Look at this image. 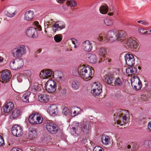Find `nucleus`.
<instances>
[{
	"mask_svg": "<svg viewBox=\"0 0 151 151\" xmlns=\"http://www.w3.org/2000/svg\"><path fill=\"white\" fill-rule=\"evenodd\" d=\"M91 128V125L89 122L83 121L80 125L79 123L73 122L71 126L69 127L70 132L73 136H78L82 131L85 133L89 132Z\"/></svg>",
	"mask_w": 151,
	"mask_h": 151,
	"instance_id": "1",
	"label": "nucleus"
},
{
	"mask_svg": "<svg viewBox=\"0 0 151 151\" xmlns=\"http://www.w3.org/2000/svg\"><path fill=\"white\" fill-rule=\"evenodd\" d=\"M126 35L125 32L122 31L114 32L113 30H110L107 33V39L110 42H113L117 40L120 42H122L124 41Z\"/></svg>",
	"mask_w": 151,
	"mask_h": 151,
	"instance_id": "2",
	"label": "nucleus"
},
{
	"mask_svg": "<svg viewBox=\"0 0 151 151\" xmlns=\"http://www.w3.org/2000/svg\"><path fill=\"white\" fill-rule=\"evenodd\" d=\"M116 113V122L118 124L123 125L126 124L127 119L129 116L128 112L126 110L118 109Z\"/></svg>",
	"mask_w": 151,
	"mask_h": 151,
	"instance_id": "3",
	"label": "nucleus"
},
{
	"mask_svg": "<svg viewBox=\"0 0 151 151\" xmlns=\"http://www.w3.org/2000/svg\"><path fill=\"white\" fill-rule=\"evenodd\" d=\"M79 75L84 80H91L92 78V72L89 66L82 65L79 66Z\"/></svg>",
	"mask_w": 151,
	"mask_h": 151,
	"instance_id": "4",
	"label": "nucleus"
},
{
	"mask_svg": "<svg viewBox=\"0 0 151 151\" xmlns=\"http://www.w3.org/2000/svg\"><path fill=\"white\" fill-rule=\"evenodd\" d=\"M27 52L25 46L23 45H20L13 48L11 50L12 56L14 58L21 57Z\"/></svg>",
	"mask_w": 151,
	"mask_h": 151,
	"instance_id": "5",
	"label": "nucleus"
},
{
	"mask_svg": "<svg viewBox=\"0 0 151 151\" xmlns=\"http://www.w3.org/2000/svg\"><path fill=\"white\" fill-rule=\"evenodd\" d=\"M24 65V62L22 59L16 58L13 60L10 63L11 68L13 70L20 68Z\"/></svg>",
	"mask_w": 151,
	"mask_h": 151,
	"instance_id": "6",
	"label": "nucleus"
},
{
	"mask_svg": "<svg viewBox=\"0 0 151 151\" xmlns=\"http://www.w3.org/2000/svg\"><path fill=\"white\" fill-rule=\"evenodd\" d=\"M45 87L46 91L48 92H54L57 89L56 83L54 80H49L45 83Z\"/></svg>",
	"mask_w": 151,
	"mask_h": 151,
	"instance_id": "7",
	"label": "nucleus"
},
{
	"mask_svg": "<svg viewBox=\"0 0 151 151\" xmlns=\"http://www.w3.org/2000/svg\"><path fill=\"white\" fill-rule=\"evenodd\" d=\"M131 85L133 88L136 90H140L142 87V83L137 76L132 77L131 79Z\"/></svg>",
	"mask_w": 151,
	"mask_h": 151,
	"instance_id": "8",
	"label": "nucleus"
},
{
	"mask_svg": "<svg viewBox=\"0 0 151 151\" xmlns=\"http://www.w3.org/2000/svg\"><path fill=\"white\" fill-rule=\"evenodd\" d=\"M46 129L47 131L52 134H56L58 130L57 125L52 122H47L46 124Z\"/></svg>",
	"mask_w": 151,
	"mask_h": 151,
	"instance_id": "9",
	"label": "nucleus"
},
{
	"mask_svg": "<svg viewBox=\"0 0 151 151\" xmlns=\"http://www.w3.org/2000/svg\"><path fill=\"white\" fill-rule=\"evenodd\" d=\"M12 132L14 136L17 137L20 136L23 133L21 127L17 125H15L12 127Z\"/></svg>",
	"mask_w": 151,
	"mask_h": 151,
	"instance_id": "10",
	"label": "nucleus"
},
{
	"mask_svg": "<svg viewBox=\"0 0 151 151\" xmlns=\"http://www.w3.org/2000/svg\"><path fill=\"white\" fill-rule=\"evenodd\" d=\"M26 35L28 37L35 38L37 36V32L35 28L30 27L26 31Z\"/></svg>",
	"mask_w": 151,
	"mask_h": 151,
	"instance_id": "11",
	"label": "nucleus"
},
{
	"mask_svg": "<svg viewBox=\"0 0 151 151\" xmlns=\"http://www.w3.org/2000/svg\"><path fill=\"white\" fill-rule=\"evenodd\" d=\"M126 64L129 66H133L135 63V59L132 54H127L124 56Z\"/></svg>",
	"mask_w": 151,
	"mask_h": 151,
	"instance_id": "12",
	"label": "nucleus"
},
{
	"mask_svg": "<svg viewBox=\"0 0 151 151\" xmlns=\"http://www.w3.org/2000/svg\"><path fill=\"white\" fill-rule=\"evenodd\" d=\"M53 72L50 69H46L42 70L40 72V75L44 78H47L53 77Z\"/></svg>",
	"mask_w": 151,
	"mask_h": 151,
	"instance_id": "13",
	"label": "nucleus"
},
{
	"mask_svg": "<svg viewBox=\"0 0 151 151\" xmlns=\"http://www.w3.org/2000/svg\"><path fill=\"white\" fill-rule=\"evenodd\" d=\"M94 85L95 86V88L93 89L91 92L94 96H98L102 91V85L99 83H95Z\"/></svg>",
	"mask_w": 151,
	"mask_h": 151,
	"instance_id": "14",
	"label": "nucleus"
},
{
	"mask_svg": "<svg viewBox=\"0 0 151 151\" xmlns=\"http://www.w3.org/2000/svg\"><path fill=\"white\" fill-rule=\"evenodd\" d=\"M93 47V43L89 40H86L82 44L83 49L85 51L89 52L92 49Z\"/></svg>",
	"mask_w": 151,
	"mask_h": 151,
	"instance_id": "15",
	"label": "nucleus"
},
{
	"mask_svg": "<svg viewBox=\"0 0 151 151\" xmlns=\"http://www.w3.org/2000/svg\"><path fill=\"white\" fill-rule=\"evenodd\" d=\"M53 77L59 82H62L64 79L63 73L60 71H55L53 73Z\"/></svg>",
	"mask_w": 151,
	"mask_h": 151,
	"instance_id": "16",
	"label": "nucleus"
},
{
	"mask_svg": "<svg viewBox=\"0 0 151 151\" xmlns=\"http://www.w3.org/2000/svg\"><path fill=\"white\" fill-rule=\"evenodd\" d=\"M126 44L128 47L131 49L136 48L137 46L136 41L131 38L127 39L126 42Z\"/></svg>",
	"mask_w": 151,
	"mask_h": 151,
	"instance_id": "17",
	"label": "nucleus"
},
{
	"mask_svg": "<svg viewBox=\"0 0 151 151\" xmlns=\"http://www.w3.org/2000/svg\"><path fill=\"white\" fill-rule=\"evenodd\" d=\"M17 12L14 7L10 8L8 10L5 11V15L9 17L12 18L14 17L17 14Z\"/></svg>",
	"mask_w": 151,
	"mask_h": 151,
	"instance_id": "18",
	"label": "nucleus"
},
{
	"mask_svg": "<svg viewBox=\"0 0 151 151\" xmlns=\"http://www.w3.org/2000/svg\"><path fill=\"white\" fill-rule=\"evenodd\" d=\"M9 73L6 70L2 71L1 76V79L4 82H7L9 80Z\"/></svg>",
	"mask_w": 151,
	"mask_h": 151,
	"instance_id": "19",
	"label": "nucleus"
},
{
	"mask_svg": "<svg viewBox=\"0 0 151 151\" xmlns=\"http://www.w3.org/2000/svg\"><path fill=\"white\" fill-rule=\"evenodd\" d=\"M61 23L59 22H56L55 23L53 27L54 31L56 32L60 31L65 27V25L64 24H62L61 25Z\"/></svg>",
	"mask_w": 151,
	"mask_h": 151,
	"instance_id": "20",
	"label": "nucleus"
},
{
	"mask_svg": "<svg viewBox=\"0 0 151 151\" xmlns=\"http://www.w3.org/2000/svg\"><path fill=\"white\" fill-rule=\"evenodd\" d=\"M49 112L50 115L54 116L58 113V108L56 105L52 104L49 107Z\"/></svg>",
	"mask_w": 151,
	"mask_h": 151,
	"instance_id": "21",
	"label": "nucleus"
},
{
	"mask_svg": "<svg viewBox=\"0 0 151 151\" xmlns=\"http://www.w3.org/2000/svg\"><path fill=\"white\" fill-rule=\"evenodd\" d=\"M34 15L33 11L31 10L25 12L24 19L27 21H30L33 19Z\"/></svg>",
	"mask_w": 151,
	"mask_h": 151,
	"instance_id": "22",
	"label": "nucleus"
},
{
	"mask_svg": "<svg viewBox=\"0 0 151 151\" xmlns=\"http://www.w3.org/2000/svg\"><path fill=\"white\" fill-rule=\"evenodd\" d=\"M14 104L11 102L7 103L4 106L3 109L5 113H8L14 108Z\"/></svg>",
	"mask_w": 151,
	"mask_h": 151,
	"instance_id": "23",
	"label": "nucleus"
},
{
	"mask_svg": "<svg viewBox=\"0 0 151 151\" xmlns=\"http://www.w3.org/2000/svg\"><path fill=\"white\" fill-rule=\"evenodd\" d=\"M87 58L88 60L91 63H96L97 61V58L96 55L93 54L89 53L87 54Z\"/></svg>",
	"mask_w": 151,
	"mask_h": 151,
	"instance_id": "24",
	"label": "nucleus"
},
{
	"mask_svg": "<svg viewBox=\"0 0 151 151\" xmlns=\"http://www.w3.org/2000/svg\"><path fill=\"white\" fill-rule=\"evenodd\" d=\"M137 66L136 67L132 66L126 68V72L127 74L129 76L135 74L137 71Z\"/></svg>",
	"mask_w": 151,
	"mask_h": 151,
	"instance_id": "25",
	"label": "nucleus"
},
{
	"mask_svg": "<svg viewBox=\"0 0 151 151\" xmlns=\"http://www.w3.org/2000/svg\"><path fill=\"white\" fill-rule=\"evenodd\" d=\"M104 81L109 84L113 85L114 78L111 75H106L104 76Z\"/></svg>",
	"mask_w": 151,
	"mask_h": 151,
	"instance_id": "26",
	"label": "nucleus"
},
{
	"mask_svg": "<svg viewBox=\"0 0 151 151\" xmlns=\"http://www.w3.org/2000/svg\"><path fill=\"white\" fill-rule=\"evenodd\" d=\"M101 140L104 144L107 145L110 143V139L109 136L106 134H103L101 137Z\"/></svg>",
	"mask_w": 151,
	"mask_h": 151,
	"instance_id": "27",
	"label": "nucleus"
},
{
	"mask_svg": "<svg viewBox=\"0 0 151 151\" xmlns=\"http://www.w3.org/2000/svg\"><path fill=\"white\" fill-rule=\"evenodd\" d=\"M40 101L42 102L46 103L49 100V96L46 94H42L39 96Z\"/></svg>",
	"mask_w": 151,
	"mask_h": 151,
	"instance_id": "28",
	"label": "nucleus"
},
{
	"mask_svg": "<svg viewBox=\"0 0 151 151\" xmlns=\"http://www.w3.org/2000/svg\"><path fill=\"white\" fill-rule=\"evenodd\" d=\"M28 137L30 139L34 138L37 136V132L32 128H29L28 133Z\"/></svg>",
	"mask_w": 151,
	"mask_h": 151,
	"instance_id": "29",
	"label": "nucleus"
},
{
	"mask_svg": "<svg viewBox=\"0 0 151 151\" xmlns=\"http://www.w3.org/2000/svg\"><path fill=\"white\" fill-rule=\"evenodd\" d=\"M21 114V112L19 109H16L13 110L11 116L13 119H14L19 117Z\"/></svg>",
	"mask_w": 151,
	"mask_h": 151,
	"instance_id": "30",
	"label": "nucleus"
},
{
	"mask_svg": "<svg viewBox=\"0 0 151 151\" xmlns=\"http://www.w3.org/2000/svg\"><path fill=\"white\" fill-rule=\"evenodd\" d=\"M35 114V116L34 118L37 119V120H36V122H33V121H32V123H36L37 124H39L41 123L43 121V119L42 117L40 116V114L38 113Z\"/></svg>",
	"mask_w": 151,
	"mask_h": 151,
	"instance_id": "31",
	"label": "nucleus"
},
{
	"mask_svg": "<svg viewBox=\"0 0 151 151\" xmlns=\"http://www.w3.org/2000/svg\"><path fill=\"white\" fill-rule=\"evenodd\" d=\"M108 7L106 5H102L99 8L100 12L102 14H106L108 11Z\"/></svg>",
	"mask_w": 151,
	"mask_h": 151,
	"instance_id": "32",
	"label": "nucleus"
},
{
	"mask_svg": "<svg viewBox=\"0 0 151 151\" xmlns=\"http://www.w3.org/2000/svg\"><path fill=\"white\" fill-rule=\"evenodd\" d=\"M31 94L30 92H27L24 94L22 97L23 101L24 102H29V98Z\"/></svg>",
	"mask_w": 151,
	"mask_h": 151,
	"instance_id": "33",
	"label": "nucleus"
},
{
	"mask_svg": "<svg viewBox=\"0 0 151 151\" xmlns=\"http://www.w3.org/2000/svg\"><path fill=\"white\" fill-rule=\"evenodd\" d=\"M99 53L100 55L105 58L107 53V49L104 47H101L99 49Z\"/></svg>",
	"mask_w": 151,
	"mask_h": 151,
	"instance_id": "34",
	"label": "nucleus"
},
{
	"mask_svg": "<svg viewBox=\"0 0 151 151\" xmlns=\"http://www.w3.org/2000/svg\"><path fill=\"white\" fill-rule=\"evenodd\" d=\"M79 82L76 80L73 81L72 83V87L74 89H78L79 87Z\"/></svg>",
	"mask_w": 151,
	"mask_h": 151,
	"instance_id": "35",
	"label": "nucleus"
},
{
	"mask_svg": "<svg viewBox=\"0 0 151 151\" xmlns=\"http://www.w3.org/2000/svg\"><path fill=\"white\" fill-rule=\"evenodd\" d=\"M104 22L105 24L107 26H111L113 24V21L109 19L106 18L104 20Z\"/></svg>",
	"mask_w": 151,
	"mask_h": 151,
	"instance_id": "36",
	"label": "nucleus"
},
{
	"mask_svg": "<svg viewBox=\"0 0 151 151\" xmlns=\"http://www.w3.org/2000/svg\"><path fill=\"white\" fill-rule=\"evenodd\" d=\"M22 75L26 78L30 77L32 74L31 71L29 70H26L23 71L22 73H21Z\"/></svg>",
	"mask_w": 151,
	"mask_h": 151,
	"instance_id": "37",
	"label": "nucleus"
},
{
	"mask_svg": "<svg viewBox=\"0 0 151 151\" xmlns=\"http://www.w3.org/2000/svg\"><path fill=\"white\" fill-rule=\"evenodd\" d=\"M35 114H32L29 117V122L31 124H36V123H32V121H33V122H36V120H37V119H35L34 118V117H35Z\"/></svg>",
	"mask_w": 151,
	"mask_h": 151,
	"instance_id": "38",
	"label": "nucleus"
},
{
	"mask_svg": "<svg viewBox=\"0 0 151 151\" xmlns=\"http://www.w3.org/2000/svg\"><path fill=\"white\" fill-rule=\"evenodd\" d=\"M122 81L119 78H117L114 81V84L116 86H121L122 84Z\"/></svg>",
	"mask_w": 151,
	"mask_h": 151,
	"instance_id": "39",
	"label": "nucleus"
},
{
	"mask_svg": "<svg viewBox=\"0 0 151 151\" xmlns=\"http://www.w3.org/2000/svg\"><path fill=\"white\" fill-rule=\"evenodd\" d=\"M54 39L57 42H60L62 39V37L60 35H56L54 37Z\"/></svg>",
	"mask_w": 151,
	"mask_h": 151,
	"instance_id": "40",
	"label": "nucleus"
},
{
	"mask_svg": "<svg viewBox=\"0 0 151 151\" xmlns=\"http://www.w3.org/2000/svg\"><path fill=\"white\" fill-rule=\"evenodd\" d=\"M79 67L77 68H74L73 70V75L75 76L79 75Z\"/></svg>",
	"mask_w": 151,
	"mask_h": 151,
	"instance_id": "41",
	"label": "nucleus"
},
{
	"mask_svg": "<svg viewBox=\"0 0 151 151\" xmlns=\"http://www.w3.org/2000/svg\"><path fill=\"white\" fill-rule=\"evenodd\" d=\"M63 112L65 115H67L70 114V111L68 108L65 107L63 109Z\"/></svg>",
	"mask_w": 151,
	"mask_h": 151,
	"instance_id": "42",
	"label": "nucleus"
},
{
	"mask_svg": "<svg viewBox=\"0 0 151 151\" xmlns=\"http://www.w3.org/2000/svg\"><path fill=\"white\" fill-rule=\"evenodd\" d=\"M39 90V88L37 85H35L32 88V91L34 93L36 92Z\"/></svg>",
	"mask_w": 151,
	"mask_h": 151,
	"instance_id": "43",
	"label": "nucleus"
},
{
	"mask_svg": "<svg viewBox=\"0 0 151 151\" xmlns=\"http://www.w3.org/2000/svg\"><path fill=\"white\" fill-rule=\"evenodd\" d=\"M69 4L71 7H75L77 5V3L76 1L74 0H70L69 1Z\"/></svg>",
	"mask_w": 151,
	"mask_h": 151,
	"instance_id": "44",
	"label": "nucleus"
},
{
	"mask_svg": "<svg viewBox=\"0 0 151 151\" xmlns=\"http://www.w3.org/2000/svg\"><path fill=\"white\" fill-rule=\"evenodd\" d=\"M104 149L100 147H95L93 150V151H104Z\"/></svg>",
	"mask_w": 151,
	"mask_h": 151,
	"instance_id": "45",
	"label": "nucleus"
},
{
	"mask_svg": "<svg viewBox=\"0 0 151 151\" xmlns=\"http://www.w3.org/2000/svg\"><path fill=\"white\" fill-rule=\"evenodd\" d=\"M4 142L2 137L0 135V146H3L4 145Z\"/></svg>",
	"mask_w": 151,
	"mask_h": 151,
	"instance_id": "46",
	"label": "nucleus"
},
{
	"mask_svg": "<svg viewBox=\"0 0 151 151\" xmlns=\"http://www.w3.org/2000/svg\"><path fill=\"white\" fill-rule=\"evenodd\" d=\"M150 141V140H145L144 142L143 145L145 147H148Z\"/></svg>",
	"mask_w": 151,
	"mask_h": 151,
	"instance_id": "47",
	"label": "nucleus"
},
{
	"mask_svg": "<svg viewBox=\"0 0 151 151\" xmlns=\"http://www.w3.org/2000/svg\"><path fill=\"white\" fill-rule=\"evenodd\" d=\"M145 29H143L142 28H139L138 29V31L141 34H144V32Z\"/></svg>",
	"mask_w": 151,
	"mask_h": 151,
	"instance_id": "48",
	"label": "nucleus"
},
{
	"mask_svg": "<svg viewBox=\"0 0 151 151\" xmlns=\"http://www.w3.org/2000/svg\"><path fill=\"white\" fill-rule=\"evenodd\" d=\"M71 40L73 44H77V43L78 42V41H77V40L76 39H75L72 38V39H71Z\"/></svg>",
	"mask_w": 151,
	"mask_h": 151,
	"instance_id": "49",
	"label": "nucleus"
},
{
	"mask_svg": "<svg viewBox=\"0 0 151 151\" xmlns=\"http://www.w3.org/2000/svg\"><path fill=\"white\" fill-rule=\"evenodd\" d=\"M10 151H22V150L19 148H13Z\"/></svg>",
	"mask_w": 151,
	"mask_h": 151,
	"instance_id": "50",
	"label": "nucleus"
},
{
	"mask_svg": "<svg viewBox=\"0 0 151 151\" xmlns=\"http://www.w3.org/2000/svg\"><path fill=\"white\" fill-rule=\"evenodd\" d=\"M147 128L149 130L151 131V121L148 122L147 125Z\"/></svg>",
	"mask_w": 151,
	"mask_h": 151,
	"instance_id": "51",
	"label": "nucleus"
},
{
	"mask_svg": "<svg viewBox=\"0 0 151 151\" xmlns=\"http://www.w3.org/2000/svg\"><path fill=\"white\" fill-rule=\"evenodd\" d=\"M141 24L145 25H147L148 24V23L146 21H141Z\"/></svg>",
	"mask_w": 151,
	"mask_h": 151,
	"instance_id": "52",
	"label": "nucleus"
},
{
	"mask_svg": "<svg viewBox=\"0 0 151 151\" xmlns=\"http://www.w3.org/2000/svg\"><path fill=\"white\" fill-rule=\"evenodd\" d=\"M151 30H150L149 31H145L144 32V34H151Z\"/></svg>",
	"mask_w": 151,
	"mask_h": 151,
	"instance_id": "53",
	"label": "nucleus"
},
{
	"mask_svg": "<svg viewBox=\"0 0 151 151\" xmlns=\"http://www.w3.org/2000/svg\"><path fill=\"white\" fill-rule=\"evenodd\" d=\"M105 62L106 63L107 62L108 63H110L111 61V59H109V58H106L105 60Z\"/></svg>",
	"mask_w": 151,
	"mask_h": 151,
	"instance_id": "54",
	"label": "nucleus"
},
{
	"mask_svg": "<svg viewBox=\"0 0 151 151\" xmlns=\"http://www.w3.org/2000/svg\"><path fill=\"white\" fill-rule=\"evenodd\" d=\"M73 114H74V115L73 116H72L73 117H74L76 115H77L78 114V113H77L76 111H75L73 112Z\"/></svg>",
	"mask_w": 151,
	"mask_h": 151,
	"instance_id": "55",
	"label": "nucleus"
},
{
	"mask_svg": "<svg viewBox=\"0 0 151 151\" xmlns=\"http://www.w3.org/2000/svg\"><path fill=\"white\" fill-rule=\"evenodd\" d=\"M66 0H58V3H62L64 2Z\"/></svg>",
	"mask_w": 151,
	"mask_h": 151,
	"instance_id": "56",
	"label": "nucleus"
},
{
	"mask_svg": "<svg viewBox=\"0 0 151 151\" xmlns=\"http://www.w3.org/2000/svg\"><path fill=\"white\" fill-rule=\"evenodd\" d=\"M110 12H111L109 13L108 14V15L110 16H111L113 15V11H111V10H110Z\"/></svg>",
	"mask_w": 151,
	"mask_h": 151,
	"instance_id": "57",
	"label": "nucleus"
},
{
	"mask_svg": "<svg viewBox=\"0 0 151 151\" xmlns=\"http://www.w3.org/2000/svg\"><path fill=\"white\" fill-rule=\"evenodd\" d=\"M36 151H45L43 149H38V150L36 149Z\"/></svg>",
	"mask_w": 151,
	"mask_h": 151,
	"instance_id": "58",
	"label": "nucleus"
},
{
	"mask_svg": "<svg viewBox=\"0 0 151 151\" xmlns=\"http://www.w3.org/2000/svg\"><path fill=\"white\" fill-rule=\"evenodd\" d=\"M38 27L39 30H41L42 28H41V26H40V25H38Z\"/></svg>",
	"mask_w": 151,
	"mask_h": 151,
	"instance_id": "59",
	"label": "nucleus"
},
{
	"mask_svg": "<svg viewBox=\"0 0 151 151\" xmlns=\"http://www.w3.org/2000/svg\"><path fill=\"white\" fill-rule=\"evenodd\" d=\"M99 38H100V39H99L100 41H102L103 40V38L101 36H100Z\"/></svg>",
	"mask_w": 151,
	"mask_h": 151,
	"instance_id": "60",
	"label": "nucleus"
},
{
	"mask_svg": "<svg viewBox=\"0 0 151 151\" xmlns=\"http://www.w3.org/2000/svg\"><path fill=\"white\" fill-rule=\"evenodd\" d=\"M41 50H40V49H39V50H37V51L36 52H37V53H40V52H41Z\"/></svg>",
	"mask_w": 151,
	"mask_h": 151,
	"instance_id": "61",
	"label": "nucleus"
},
{
	"mask_svg": "<svg viewBox=\"0 0 151 151\" xmlns=\"http://www.w3.org/2000/svg\"><path fill=\"white\" fill-rule=\"evenodd\" d=\"M148 147L151 148V141H150V142L149 143Z\"/></svg>",
	"mask_w": 151,
	"mask_h": 151,
	"instance_id": "62",
	"label": "nucleus"
},
{
	"mask_svg": "<svg viewBox=\"0 0 151 151\" xmlns=\"http://www.w3.org/2000/svg\"><path fill=\"white\" fill-rule=\"evenodd\" d=\"M74 45V48H76L78 47V45H77L76 44H75Z\"/></svg>",
	"mask_w": 151,
	"mask_h": 151,
	"instance_id": "63",
	"label": "nucleus"
},
{
	"mask_svg": "<svg viewBox=\"0 0 151 151\" xmlns=\"http://www.w3.org/2000/svg\"><path fill=\"white\" fill-rule=\"evenodd\" d=\"M3 61V58L2 57H0V62Z\"/></svg>",
	"mask_w": 151,
	"mask_h": 151,
	"instance_id": "64",
	"label": "nucleus"
}]
</instances>
